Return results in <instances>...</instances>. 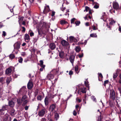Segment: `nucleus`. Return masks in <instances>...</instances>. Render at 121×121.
<instances>
[{
    "label": "nucleus",
    "instance_id": "1a4fd4ad",
    "mask_svg": "<svg viewBox=\"0 0 121 121\" xmlns=\"http://www.w3.org/2000/svg\"><path fill=\"white\" fill-rule=\"evenodd\" d=\"M8 104L9 106L12 107H13L15 105L14 103L12 100L9 101Z\"/></svg>",
    "mask_w": 121,
    "mask_h": 121
},
{
    "label": "nucleus",
    "instance_id": "aec40b11",
    "mask_svg": "<svg viewBox=\"0 0 121 121\" xmlns=\"http://www.w3.org/2000/svg\"><path fill=\"white\" fill-rule=\"evenodd\" d=\"M44 102L46 105H47L48 104V99L47 97L45 98Z\"/></svg>",
    "mask_w": 121,
    "mask_h": 121
},
{
    "label": "nucleus",
    "instance_id": "f704fd0d",
    "mask_svg": "<svg viewBox=\"0 0 121 121\" xmlns=\"http://www.w3.org/2000/svg\"><path fill=\"white\" fill-rule=\"evenodd\" d=\"M42 97L41 95H39L37 97V99L39 100H42Z\"/></svg>",
    "mask_w": 121,
    "mask_h": 121
},
{
    "label": "nucleus",
    "instance_id": "09e8293b",
    "mask_svg": "<svg viewBox=\"0 0 121 121\" xmlns=\"http://www.w3.org/2000/svg\"><path fill=\"white\" fill-rule=\"evenodd\" d=\"M76 19L75 18H73L71 20V23H73L74 21Z\"/></svg>",
    "mask_w": 121,
    "mask_h": 121
},
{
    "label": "nucleus",
    "instance_id": "5701e85b",
    "mask_svg": "<svg viewBox=\"0 0 121 121\" xmlns=\"http://www.w3.org/2000/svg\"><path fill=\"white\" fill-rule=\"evenodd\" d=\"M87 42V40H85L84 42L83 43L82 42V43L81 42H78V44L79 45H80V44H84L86 45V43Z\"/></svg>",
    "mask_w": 121,
    "mask_h": 121
},
{
    "label": "nucleus",
    "instance_id": "8fccbe9b",
    "mask_svg": "<svg viewBox=\"0 0 121 121\" xmlns=\"http://www.w3.org/2000/svg\"><path fill=\"white\" fill-rule=\"evenodd\" d=\"M40 66L41 67V68H40V71H42L43 70V69L44 68L45 66Z\"/></svg>",
    "mask_w": 121,
    "mask_h": 121
},
{
    "label": "nucleus",
    "instance_id": "2eb2a0df",
    "mask_svg": "<svg viewBox=\"0 0 121 121\" xmlns=\"http://www.w3.org/2000/svg\"><path fill=\"white\" fill-rule=\"evenodd\" d=\"M20 44L18 43H15L14 45V49H18L20 48Z\"/></svg>",
    "mask_w": 121,
    "mask_h": 121
},
{
    "label": "nucleus",
    "instance_id": "473e14b6",
    "mask_svg": "<svg viewBox=\"0 0 121 121\" xmlns=\"http://www.w3.org/2000/svg\"><path fill=\"white\" fill-rule=\"evenodd\" d=\"M75 39V38L73 36H70L69 37V40L71 42L73 41Z\"/></svg>",
    "mask_w": 121,
    "mask_h": 121
},
{
    "label": "nucleus",
    "instance_id": "412c9836",
    "mask_svg": "<svg viewBox=\"0 0 121 121\" xmlns=\"http://www.w3.org/2000/svg\"><path fill=\"white\" fill-rule=\"evenodd\" d=\"M64 54V52L62 51H61L59 53V55L60 58H62L63 57Z\"/></svg>",
    "mask_w": 121,
    "mask_h": 121
},
{
    "label": "nucleus",
    "instance_id": "b1692460",
    "mask_svg": "<svg viewBox=\"0 0 121 121\" xmlns=\"http://www.w3.org/2000/svg\"><path fill=\"white\" fill-rule=\"evenodd\" d=\"M11 80V79L10 78L8 77L7 78L6 80V82L8 85L9 84Z\"/></svg>",
    "mask_w": 121,
    "mask_h": 121
},
{
    "label": "nucleus",
    "instance_id": "a19ab883",
    "mask_svg": "<svg viewBox=\"0 0 121 121\" xmlns=\"http://www.w3.org/2000/svg\"><path fill=\"white\" fill-rule=\"evenodd\" d=\"M115 21L114 20H112L110 23V24L111 25H112L115 24Z\"/></svg>",
    "mask_w": 121,
    "mask_h": 121
},
{
    "label": "nucleus",
    "instance_id": "37998d69",
    "mask_svg": "<svg viewBox=\"0 0 121 121\" xmlns=\"http://www.w3.org/2000/svg\"><path fill=\"white\" fill-rule=\"evenodd\" d=\"M75 23L76 26H78L80 23V22L78 21H77L75 22Z\"/></svg>",
    "mask_w": 121,
    "mask_h": 121
},
{
    "label": "nucleus",
    "instance_id": "4be33fe9",
    "mask_svg": "<svg viewBox=\"0 0 121 121\" xmlns=\"http://www.w3.org/2000/svg\"><path fill=\"white\" fill-rule=\"evenodd\" d=\"M75 50L76 52H78L80 51L81 48L79 46L76 47L75 48Z\"/></svg>",
    "mask_w": 121,
    "mask_h": 121
},
{
    "label": "nucleus",
    "instance_id": "6e6d98bb",
    "mask_svg": "<svg viewBox=\"0 0 121 121\" xmlns=\"http://www.w3.org/2000/svg\"><path fill=\"white\" fill-rule=\"evenodd\" d=\"M55 12L53 11H52V14L51 15V16L52 17L54 16L55 14Z\"/></svg>",
    "mask_w": 121,
    "mask_h": 121
},
{
    "label": "nucleus",
    "instance_id": "c03bdc74",
    "mask_svg": "<svg viewBox=\"0 0 121 121\" xmlns=\"http://www.w3.org/2000/svg\"><path fill=\"white\" fill-rule=\"evenodd\" d=\"M78 65H76L75 67V70L76 73V72L78 71Z\"/></svg>",
    "mask_w": 121,
    "mask_h": 121
},
{
    "label": "nucleus",
    "instance_id": "3c124183",
    "mask_svg": "<svg viewBox=\"0 0 121 121\" xmlns=\"http://www.w3.org/2000/svg\"><path fill=\"white\" fill-rule=\"evenodd\" d=\"M3 66L1 65H0V71H2V70L3 69Z\"/></svg>",
    "mask_w": 121,
    "mask_h": 121
},
{
    "label": "nucleus",
    "instance_id": "0eeeda50",
    "mask_svg": "<svg viewBox=\"0 0 121 121\" xmlns=\"http://www.w3.org/2000/svg\"><path fill=\"white\" fill-rule=\"evenodd\" d=\"M12 68L11 67H9L8 68L6 71V73L8 75H10L12 72Z\"/></svg>",
    "mask_w": 121,
    "mask_h": 121
},
{
    "label": "nucleus",
    "instance_id": "680f3d73",
    "mask_svg": "<svg viewBox=\"0 0 121 121\" xmlns=\"http://www.w3.org/2000/svg\"><path fill=\"white\" fill-rule=\"evenodd\" d=\"M93 30H95L97 29V28H96V27L94 26H92Z\"/></svg>",
    "mask_w": 121,
    "mask_h": 121
},
{
    "label": "nucleus",
    "instance_id": "4d7b16f0",
    "mask_svg": "<svg viewBox=\"0 0 121 121\" xmlns=\"http://www.w3.org/2000/svg\"><path fill=\"white\" fill-rule=\"evenodd\" d=\"M102 119L101 117V116H99L98 117V121H100Z\"/></svg>",
    "mask_w": 121,
    "mask_h": 121
},
{
    "label": "nucleus",
    "instance_id": "69168bd1",
    "mask_svg": "<svg viewBox=\"0 0 121 121\" xmlns=\"http://www.w3.org/2000/svg\"><path fill=\"white\" fill-rule=\"evenodd\" d=\"M99 76L101 78H103V76L101 73H100L99 74Z\"/></svg>",
    "mask_w": 121,
    "mask_h": 121
},
{
    "label": "nucleus",
    "instance_id": "a18cd8bd",
    "mask_svg": "<svg viewBox=\"0 0 121 121\" xmlns=\"http://www.w3.org/2000/svg\"><path fill=\"white\" fill-rule=\"evenodd\" d=\"M108 82H109L108 80H106L104 81V85L105 86L108 83Z\"/></svg>",
    "mask_w": 121,
    "mask_h": 121
},
{
    "label": "nucleus",
    "instance_id": "20e7f679",
    "mask_svg": "<svg viewBox=\"0 0 121 121\" xmlns=\"http://www.w3.org/2000/svg\"><path fill=\"white\" fill-rule=\"evenodd\" d=\"M113 6L114 9L117 10L119 9V7L118 4L116 2H113Z\"/></svg>",
    "mask_w": 121,
    "mask_h": 121
},
{
    "label": "nucleus",
    "instance_id": "603ef678",
    "mask_svg": "<svg viewBox=\"0 0 121 121\" xmlns=\"http://www.w3.org/2000/svg\"><path fill=\"white\" fill-rule=\"evenodd\" d=\"M26 89V87L25 86H23L22 87L21 89L20 90V91H22L25 90Z\"/></svg>",
    "mask_w": 121,
    "mask_h": 121
},
{
    "label": "nucleus",
    "instance_id": "c85d7f7f",
    "mask_svg": "<svg viewBox=\"0 0 121 121\" xmlns=\"http://www.w3.org/2000/svg\"><path fill=\"white\" fill-rule=\"evenodd\" d=\"M18 61L20 63H22L23 59L21 57H19L18 58Z\"/></svg>",
    "mask_w": 121,
    "mask_h": 121
},
{
    "label": "nucleus",
    "instance_id": "4c0bfd02",
    "mask_svg": "<svg viewBox=\"0 0 121 121\" xmlns=\"http://www.w3.org/2000/svg\"><path fill=\"white\" fill-rule=\"evenodd\" d=\"M26 96H23L22 99V101H24V100H26Z\"/></svg>",
    "mask_w": 121,
    "mask_h": 121
},
{
    "label": "nucleus",
    "instance_id": "a211bd4d",
    "mask_svg": "<svg viewBox=\"0 0 121 121\" xmlns=\"http://www.w3.org/2000/svg\"><path fill=\"white\" fill-rule=\"evenodd\" d=\"M75 56L73 55L69 57V60L71 63L73 64L74 60V59Z\"/></svg>",
    "mask_w": 121,
    "mask_h": 121
},
{
    "label": "nucleus",
    "instance_id": "6e6552de",
    "mask_svg": "<svg viewBox=\"0 0 121 121\" xmlns=\"http://www.w3.org/2000/svg\"><path fill=\"white\" fill-rule=\"evenodd\" d=\"M49 47L51 50H53L56 48V46L54 43H51L50 44Z\"/></svg>",
    "mask_w": 121,
    "mask_h": 121
},
{
    "label": "nucleus",
    "instance_id": "72a5a7b5",
    "mask_svg": "<svg viewBox=\"0 0 121 121\" xmlns=\"http://www.w3.org/2000/svg\"><path fill=\"white\" fill-rule=\"evenodd\" d=\"M91 98L92 99L93 101L95 102H96V99L94 96H91Z\"/></svg>",
    "mask_w": 121,
    "mask_h": 121
},
{
    "label": "nucleus",
    "instance_id": "7ed1b4c3",
    "mask_svg": "<svg viewBox=\"0 0 121 121\" xmlns=\"http://www.w3.org/2000/svg\"><path fill=\"white\" fill-rule=\"evenodd\" d=\"M33 86L32 82L31 80H30L27 84V87L28 89H31L32 88Z\"/></svg>",
    "mask_w": 121,
    "mask_h": 121
},
{
    "label": "nucleus",
    "instance_id": "f8f14e48",
    "mask_svg": "<svg viewBox=\"0 0 121 121\" xmlns=\"http://www.w3.org/2000/svg\"><path fill=\"white\" fill-rule=\"evenodd\" d=\"M62 45L64 46H66L69 44L65 40H62L61 42Z\"/></svg>",
    "mask_w": 121,
    "mask_h": 121
},
{
    "label": "nucleus",
    "instance_id": "bf43d9fd",
    "mask_svg": "<svg viewBox=\"0 0 121 121\" xmlns=\"http://www.w3.org/2000/svg\"><path fill=\"white\" fill-rule=\"evenodd\" d=\"M2 35L5 36L6 35V33L5 31H3V32Z\"/></svg>",
    "mask_w": 121,
    "mask_h": 121
},
{
    "label": "nucleus",
    "instance_id": "e2e57ef3",
    "mask_svg": "<svg viewBox=\"0 0 121 121\" xmlns=\"http://www.w3.org/2000/svg\"><path fill=\"white\" fill-rule=\"evenodd\" d=\"M73 74V72L71 70L70 71L69 73V75H72Z\"/></svg>",
    "mask_w": 121,
    "mask_h": 121
},
{
    "label": "nucleus",
    "instance_id": "423d86ee",
    "mask_svg": "<svg viewBox=\"0 0 121 121\" xmlns=\"http://www.w3.org/2000/svg\"><path fill=\"white\" fill-rule=\"evenodd\" d=\"M24 39L26 42H29L30 39L29 36L27 34L25 35Z\"/></svg>",
    "mask_w": 121,
    "mask_h": 121
},
{
    "label": "nucleus",
    "instance_id": "0e129e2a",
    "mask_svg": "<svg viewBox=\"0 0 121 121\" xmlns=\"http://www.w3.org/2000/svg\"><path fill=\"white\" fill-rule=\"evenodd\" d=\"M22 31L24 32H25L26 30L25 28L24 27H22Z\"/></svg>",
    "mask_w": 121,
    "mask_h": 121
},
{
    "label": "nucleus",
    "instance_id": "dca6fc26",
    "mask_svg": "<svg viewBox=\"0 0 121 121\" xmlns=\"http://www.w3.org/2000/svg\"><path fill=\"white\" fill-rule=\"evenodd\" d=\"M54 75L53 74L50 73L49 74H48L47 76V78L48 80L52 79L54 78Z\"/></svg>",
    "mask_w": 121,
    "mask_h": 121
},
{
    "label": "nucleus",
    "instance_id": "49530a36",
    "mask_svg": "<svg viewBox=\"0 0 121 121\" xmlns=\"http://www.w3.org/2000/svg\"><path fill=\"white\" fill-rule=\"evenodd\" d=\"M76 100L79 103L80 102L82 101V99H79L78 97L76 98Z\"/></svg>",
    "mask_w": 121,
    "mask_h": 121
},
{
    "label": "nucleus",
    "instance_id": "bb28decb",
    "mask_svg": "<svg viewBox=\"0 0 121 121\" xmlns=\"http://www.w3.org/2000/svg\"><path fill=\"white\" fill-rule=\"evenodd\" d=\"M90 36L92 37H97V35L96 33H92L90 35Z\"/></svg>",
    "mask_w": 121,
    "mask_h": 121
},
{
    "label": "nucleus",
    "instance_id": "f3484780",
    "mask_svg": "<svg viewBox=\"0 0 121 121\" xmlns=\"http://www.w3.org/2000/svg\"><path fill=\"white\" fill-rule=\"evenodd\" d=\"M18 22L20 25H21V24L22 22L23 21V17H18Z\"/></svg>",
    "mask_w": 121,
    "mask_h": 121
},
{
    "label": "nucleus",
    "instance_id": "f257e3e1",
    "mask_svg": "<svg viewBox=\"0 0 121 121\" xmlns=\"http://www.w3.org/2000/svg\"><path fill=\"white\" fill-rule=\"evenodd\" d=\"M110 98L113 100H114L115 99V92L113 90H112L110 91Z\"/></svg>",
    "mask_w": 121,
    "mask_h": 121
},
{
    "label": "nucleus",
    "instance_id": "4468645a",
    "mask_svg": "<svg viewBox=\"0 0 121 121\" xmlns=\"http://www.w3.org/2000/svg\"><path fill=\"white\" fill-rule=\"evenodd\" d=\"M58 71L57 69H54L52 70L50 72V73L52 74L53 75H55L58 73Z\"/></svg>",
    "mask_w": 121,
    "mask_h": 121
},
{
    "label": "nucleus",
    "instance_id": "39448f33",
    "mask_svg": "<svg viewBox=\"0 0 121 121\" xmlns=\"http://www.w3.org/2000/svg\"><path fill=\"white\" fill-rule=\"evenodd\" d=\"M49 6L48 5L46 6L45 7L43 12L44 13H48L49 11Z\"/></svg>",
    "mask_w": 121,
    "mask_h": 121
},
{
    "label": "nucleus",
    "instance_id": "393cba45",
    "mask_svg": "<svg viewBox=\"0 0 121 121\" xmlns=\"http://www.w3.org/2000/svg\"><path fill=\"white\" fill-rule=\"evenodd\" d=\"M17 102L18 104L20 105L21 104L22 101V100H21L19 98L17 99Z\"/></svg>",
    "mask_w": 121,
    "mask_h": 121
},
{
    "label": "nucleus",
    "instance_id": "e433bc0d",
    "mask_svg": "<svg viewBox=\"0 0 121 121\" xmlns=\"http://www.w3.org/2000/svg\"><path fill=\"white\" fill-rule=\"evenodd\" d=\"M23 103L22 104V105L23 106H24L26 104L27 102V100H24V101H23Z\"/></svg>",
    "mask_w": 121,
    "mask_h": 121
},
{
    "label": "nucleus",
    "instance_id": "13d9d810",
    "mask_svg": "<svg viewBox=\"0 0 121 121\" xmlns=\"http://www.w3.org/2000/svg\"><path fill=\"white\" fill-rule=\"evenodd\" d=\"M76 110H74L73 111V114L74 116H76L77 115V113Z\"/></svg>",
    "mask_w": 121,
    "mask_h": 121
},
{
    "label": "nucleus",
    "instance_id": "2f4dec72",
    "mask_svg": "<svg viewBox=\"0 0 121 121\" xmlns=\"http://www.w3.org/2000/svg\"><path fill=\"white\" fill-rule=\"evenodd\" d=\"M118 75L117 73H113V78L114 80L117 77Z\"/></svg>",
    "mask_w": 121,
    "mask_h": 121
},
{
    "label": "nucleus",
    "instance_id": "864d4df0",
    "mask_svg": "<svg viewBox=\"0 0 121 121\" xmlns=\"http://www.w3.org/2000/svg\"><path fill=\"white\" fill-rule=\"evenodd\" d=\"M21 55L23 56H24L26 55V52H22L21 53Z\"/></svg>",
    "mask_w": 121,
    "mask_h": 121
},
{
    "label": "nucleus",
    "instance_id": "cd10ccee",
    "mask_svg": "<svg viewBox=\"0 0 121 121\" xmlns=\"http://www.w3.org/2000/svg\"><path fill=\"white\" fill-rule=\"evenodd\" d=\"M8 108V105H5L3 106L2 107V109H3V110H6Z\"/></svg>",
    "mask_w": 121,
    "mask_h": 121
},
{
    "label": "nucleus",
    "instance_id": "338daca9",
    "mask_svg": "<svg viewBox=\"0 0 121 121\" xmlns=\"http://www.w3.org/2000/svg\"><path fill=\"white\" fill-rule=\"evenodd\" d=\"M83 56V54L82 53V54L81 55H79L78 56L79 57L81 58Z\"/></svg>",
    "mask_w": 121,
    "mask_h": 121
},
{
    "label": "nucleus",
    "instance_id": "6ab92c4d",
    "mask_svg": "<svg viewBox=\"0 0 121 121\" xmlns=\"http://www.w3.org/2000/svg\"><path fill=\"white\" fill-rule=\"evenodd\" d=\"M15 110L13 109H11L10 112V114L12 116H13L15 115Z\"/></svg>",
    "mask_w": 121,
    "mask_h": 121
},
{
    "label": "nucleus",
    "instance_id": "c756f323",
    "mask_svg": "<svg viewBox=\"0 0 121 121\" xmlns=\"http://www.w3.org/2000/svg\"><path fill=\"white\" fill-rule=\"evenodd\" d=\"M67 23V22L64 20H62L60 21V24L62 25L65 24Z\"/></svg>",
    "mask_w": 121,
    "mask_h": 121
},
{
    "label": "nucleus",
    "instance_id": "a878e982",
    "mask_svg": "<svg viewBox=\"0 0 121 121\" xmlns=\"http://www.w3.org/2000/svg\"><path fill=\"white\" fill-rule=\"evenodd\" d=\"M54 116L55 120L56 121L57 120L59 117V116L58 114L57 113H56L55 114Z\"/></svg>",
    "mask_w": 121,
    "mask_h": 121
},
{
    "label": "nucleus",
    "instance_id": "ddd939ff",
    "mask_svg": "<svg viewBox=\"0 0 121 121\" xmlns=\"http://www.w3.org/2000/svg\"><path fill=\"white\" fill-rule=\"evenodd\" d=\"M106 15H105V12H103L102 14V16L101 17L100 19H103L104 21H106L105 19L106 18Z\"/></svg>",
    "mask_w": 121,
    "mask_h": 121
},
{
    "label": "nucleus",
    "instance_id": "ea45409f",
    "mask_svg": "<svg viewBox=\"0 0 121 121\" xmlns=\"http://www.w3.org/2000/svg\"><path fill=\"white\" fill-rule=\"evenodd\" d=\"M15 57L14 55L13 54H11L10 55L9 57L11 59L14 58Z\"/></svg>",
    "mask_w": 121,
    "mask_h": 121
},
{
    "label": "nucleus",
    "instance_id": "de8ad7c7",
    "mask_svg": "<svg viewBox=\"0 0 121 121\" xmlns=\"http://www.w3.org/2000/svg\"><path fill=\"white\" fill-rule=\"evenodd\" d=\"M79 107V106L78 105H76V106L75 107L76 109L75 110H76L77 112H78L79 110L80 109H79L78 110V108Z\"/></svg>",
    "mask_w": 121,
    "mask_h": 121
},
{
    "label": "nucleus",
    "instance_id": "f03ea898",
    "mask_svg": "<svg viewBox=\"0 0 121 121\" xmlns=\"http://www.w3.org/2000/svg\"><path fill=\"white\" fill-rule=\"evenodd\" d=\"M46 110L44 109L40 111L39 112L38 115L39 116H42L45 113Z\"/></svg>",
    "mask_w": 121,
    "mask_h": 121
},
{
    "label": "nucleus",
    "instance_id": "774afa93",
    "mask_svg": "<svg viewBox=\"0 0 121 121\" xmlns=\"http://www.w3.org/2000/svg\"><path fill=\"white\" fill-rule=\"evenodd\" d=\"M41 121H46V119L44 118H42Z\"/></svg>",
    "mask_w": 121,
    "mask_h": 121
},
{
    "label": "nucleus",
    "instance_id": "c9c22d12",
    "mask_svg": "<svg viewBox=\"0 0 121 121\" xmlns=\"http://www.w3.org/2000/svg\"><path fill=\"white\" fill-rule=\"evenodd\" d=\"M29 34L31 36H32L34 35V33L31 30H30L29 31Z\"/></svg>",
    "mask_w": 121,
    "mask_h": 121
},
{
    "label": "nucleus",
    "instance_id": "7c9ffc66",
    "mask_svg": "<svg viewBox=\"0 0 121 121\" xmlns=\"http://www.w3.org/2000/svg\"><path fill=\"white\" fill-rule=\"evenodd\" d=\"M5 78H4L1 77L0 78V82L1 83H3L4 81Z\"/></svg>",
    "mask_w": 121,
    "mask_h": 121
},
{
    "label": "nucleus",
    "instance_id": "9d476101",
    "mask_svg": "<svg viewBox=\"0 0 121 121\" xmlns=\"http://www.w3.org/2000/svg\"><path fill=\"white\" fill-rule=\"evenodd\" d=\"M80 91L81 92H82V93H85L86 92V89L85 88H80L79 90L78 91V93L79 94V91Z\"/></svg>",
    "mask_w": 121,
    "mask_h": 121
},
{
    "label": "nucleus",
    "instance_id": "052dcab7",
    "mask_svg": "<svg viewBox=\"0 0 121 121\" xmlns=\"http://www.w3.org/2000/svg\"><path fill=\"white\" fill-rule=\"evenodd\" d=\"M99 7L98 5H95L94 6V8L96 9L98 8Z\"/></svg>",
    "mask_w": 121,
    "mask_h": 121
},
{
    "label": "nucleus",
    "instance_id": "58836bf2",
    "mask_svg": "<svg viewBox=\"0 0 121 121\" xmlns=\"http://www.w3.org/2000/svg\"><path fill=\"white\" fill-rule=\"evenodd\" d=\"M40 66H45L43 65V62L42 60H40Z\"/></svg>",
    "mask_w": 121,
    "mask_h": 121
},
{
    "label": "nucleus",
    "instance_id": "9b49d317",
    "mask_svg": "<svg viewBox=\"0 0 121 121\" xmlns=\"http://www.w3.org/2000/svg\"><path fill=\"white\" fill-rule=\"evenodd\" d=\"M55 108V106L54 104L52 105L50 107L49 109L50 111L51 112H53L54 111V109Z\"/></svg>",
    "mask_w": 121,
    "mask_h": 121
},
{
    "label": "nucleus",
    "instance_id": "79ce46f5",
    "mask_svg": "<svg viewBox=\"0 0 121 121\" xmlns=\"http://www.w3.org/2000/svg\"><path fill=\"white\" fill-rule=\"evenodd\" d=\"M89 7L87 6H86L85 7V10H84V11H86V12H87L89 10Z\"/></svg>",
    "mask_w": 121,
    "mask_h": 121
},
{
    "label": "nucleus",
    "instance_id": "5fc2aeb1",
    "mask_svg": "<svg viewBox=\"0 0 121 121\" xmlns=\"http://www.w3.org/2000/svg\"><path fill=\"white\" fill-rule=\"evenodd\" d=\"M85 84L86 86L87 87H88V82H87L85 81Z\"/></svg>",
    "mask_w": 121,
    "mask_h": 121
}]
</instances>
